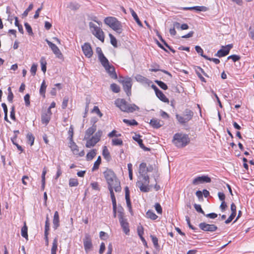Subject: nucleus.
<instances>
[{
  "label": "nucleus",
  "instance_id": "obj_11",
  "mask_svg": "<svg viewBox=\"0 0 254 254\" xmlns=\"http://www.w3.org/2000/svg\"><path fill=\"white\" fill-rule=\"evenodd\" d=\"M83 242L85 251L86 253H88L92 248L91 238L89 234H85Z\"/></svg>",
  "mask_w": 254,
  "mask_h": 254
},
{
  "label": "nucleus",
  "instance_id": "obj_49",
  "mask_svg": "<svg viewBox=\"0 0 254 254\" xmlns=\"http://www.w3.org/2000/svg\"><path fill=\"white\" fill-rule=\"evenodd\" d=\"M112 141L113 145H122L123 144V140L121 139L113 138Z\"/></svg>",
  "mask_w": 254,
  "mask_h": 254
},
{
  "label": "nucleus",
  "instance_id": "obj_42",
  "mask_svg": "<svg viewBox=\"0 0 254 254\" xmlns=\"http://www.w3.org/2000/svg\"><path fill=\"white\" fill-rule=\"evenodd\" d=\"M58 248V241L57 239L55 238L53 242V246L51 249V253L56 254Z\"/></svg>",
  "mask_w": 254,
  "mask_h": 254
},
{
  "label": "nucleus",
  "instance_id": "obj_39",
  "mask_svg": "<svg viewBox=\"0 0 254 254\" xmlns=\"http://www.w3.org/2000/svg\"><path fill=\"white\" fill-rule=\"evenodd\" d=\"M96 150L94 149H93L89 152L87 153L86 155V159L87 160H91L95 156H96Z\"/></svg>",
  "mask_w": 254,
  "mask_h": 254
},
{
  "label": "nucleus",
  "instance_id": "obj_4",
  "mask_svg": "<svg viewBox=\"0 0 254 254\" xmlns=\"http://www.w3.org/2000/svg\"><path fill=\"white\" fill-rule=\"evenodd\" d=\"M104 22L117 33L121 34L123 31L121 22L114 17H107L104 19Z\"/></svg>",
  "mask_w": 254,
  "mask_h": 254
},
{
  "label": "nucleus",
  "instance_id": "obj_2",
  "mask_svg": "<svg viewBox=\"0 0 254 254\" xmlns=\"http://www.w3.org/2000/svg\"><path fill=\"white\" fill-rule=\"evenodd\" d=\"M115 104L120 110L124 112L132 113L136 110H139L138 106L134 104H130L124 99L118 98L115 101Z\"/></svg>",
  "mask_w": 254,
  "mask_h": 254
},
{
  "label": "nucleus",
  "instance_id": "obj_7",
  "mask_svg": "<svg viewBox=\"0 0 254 254\" xmlns=\"http://www.w3.org/2000/svg\"><path fill=\"white\" fill-rule=\"evenodd\" d=\"M132 79L130 77H126L124 80H122L123 88L127 96L131 94V88L132 86Z\"/></svg>",
  "mask_w": 254,
  "mask_h": 254
},
{
  "label": "nucleus",
  "instance_id": "obj_26",
  "mask_svg": "<svg viewBox=\"0 0 254 254\" xmlns=\"http://www.w3.org/2000/svg\"><path fill=\"white\" fill-rule=\"evenodd\" d=\"M130 12L133 17L134 20L136 21V22L137 23V24L140 26L142 27V24L140 20H139V18L138 17L136 13L135 12V11L132 9L131 8H129Z\"/></svg>",
  "mask_w": 254,
  "mask_h": 254
},
{
  "label": "nucleus",
  "instance_id": "obj_64",
  "mask_svg": "<svg viewBox=\"0 0 254 254\" xmlns=\"http://www.w3.org/2000/svg\"><path fill=\"white\" fill-rule=\"evenodd\" d=\"M118 212L119 213V218H124V209L122 207H120L118 208Z\"/></svg>",
  "mask_w": 254,
  "mask_h": 254
},
{
  "label": "nucleus",
  "instance_id": "obj_44",
  "mask_svg": "<svg viewBox=\"0 0 254 254\" xmlns=\"http://www.w3.org/2000/svg\"><path fill=\"white\" fill-rule=\"evenodd\" d=\"M140 175L142 177V180L141 181L145 185H148L149 183V176L146 174H141Z\"/></svg>",
  "mask_w": 254,
  "mask_h": 254
},
{
  "label": "nucleus",
  "instance_id": "obj_9",
  "mask_svg": "<svg viewBox=\"0 0 254 254\" xmlns=\"http://www.w3.org/2000/svg\"><path fill=\"white\" fill-rule=\"evenodd\" d=\"M45 41L57 57L59 59H62L63 58V55L59 48L55 44L53 43L48 39H46Z\"/></svg>",
  "mask_w": 254,
  "mask_h": 254
},
{
  "label": "nucleus",
  "instance_id": "obj_12",
  "mask_svg": "<svg viewBox=\"0 0 254 254\" xmlns=\"http://www.w3.org/2000/svg\"><path fill=\"white\" fill-rule=\"evenodd\" d=\"M211 180L210 177L208 176H199L193 179L192 181V184L194 185H196L199 184H202L204 183H210Z\"/></svg>",
  "mask_w": 254,
  "mask_h": 254
},
{
  "label": "nucleus",
  "instance_id": "obj_36",
  "mask_svg": "<svg viewBox=\"0 0 254 254\" xmlns=\"http://www.w3.org/2000/svg\"><path fill=\"white\" fill-rule=\"evenodd\" d=\"M195 49L197 53L198 54H199L201 56H202L205 59H208V57L207 56L203 55V51L200 46H195Z\"/></svg>",
  "mask_w": 254,
  "mask_h": 254
},
{
  "label": "nucleus",
  "instance_id": "obj_40",
  "mask_svg": "<svg viewBox=\"0 0 254 254\" xmlns=\"http://www.w3.org/2000/svg\"><path fill=\"white\" fill-rule=\"evenodd\" d=\"M78 184V180L76 178H70L69 180V186L70 187H76Z\"/></svg>",
  "mask_w": 254,
  "mask_h": 254
},
{
  "label": "nucleus",
  "instance_id": "obj_58",
  "mask_svg": "<svg viewBox=\"0 0 254 254\" xmlns=\"http://www.w3.org/2000/svg\"><path fill=\"white\" fill-rule=\"evenodd\" d=\"M24 99L25 103V105L27 107L30 106V95L28 94H26L24 97Z\"/></svg>",
  "mask_w": 254,
  "mask_h": 254
},
{
  "label": "nucleus",
  "instance_id": "obj_24",
  "mask_svg": "<svg viewBox=\"0 0 254 254\" xmlns=\"http://www.w3.org/2000/svg\"><path fill=\"white\" fill-rule=\"evenodd\" d=\"M156 95L162 102L168 103L169 102V99L161 90L158 91V92L156 93Z\"/></svg>",
  "mask_w": 254,
  "mask_h": 254
},
{
  "label": "nucleus",
  "instance_id": "obj_33",
  "mask_svg": "<svg viewBox=\"0 0 254 254\" xmlns=\"http://www.w3.org/2000/svg\"><path fill=\"white\" fill-rule=\"evenodd\" d=\"M97 142H98L92 137L87 141L86 147L87 148H90L94 146Z\"/></svg>",
  "mask_w": 254,
  "mask_h": 254
},
{
  "label": "nucleus",
  "instance_id": "obj_8",
  "mask_svg": "<svg viewBox=\"0 0 254 254\" xmlns=\"http://www.w3.org/2000/svg\"><path fill=\"white\" fill-rule=\"evenodd\" d=\"M199 228L204 231L213 232L216 231L218 227L214 224H209L205 222H201L199 224Z\"/></svg>",
  "mask_w": 254,
  "mask_h": 254
},
{
  "label": "nucleus",
  "instance_id": "obj_32",
  "mask_svg": "<svg viewBox=\"0 0 254 254\" xmlns=\"http://www.w3.org/2000/svg\"><path fill=\"white\" fill-rule=\"evenodd\" d=\"M47 85L46 84V82L45 80H43L40 88V94L42 95L44 97H45V92H46V89Z\"/></svg>",
  "mask_w": 254,
  "mask_h": 254
},
{
  "label": "nucleus",
  "instance_id": "obj_22",
  "mask_svg": "<svg viewBox=\"0 0 254 254\" xmlns=\"http://www.w3.org/2000/svg\"><path fill=\"white\" fill-rule=\"evenodd\" d=\"M185 10H195L199 11H206L208 8L204 6H195L193 7H187L184 8Z\"/></svg>",
  "mask_w": 254,
  "mask_h": 254
},
{
  "label": "nucleus",
  "instance_id": "obj_5",
  "mask_svg": "<svg viewBox=\"0 0 254 254\" xmlns=\"http://www.w3.org/2000/svg\"><path fill=\"white\" fill-rule=\"evenodd\" d=\"M193 116V113L189 109H186L184 112V117L176 114V117L177 121L181 125H185L190 121Z\"/></svg>",
  "mask_w": 254,
  "mask_h": 254
},
{
  "label": "nucleus",
  "instance_id": "obj_62",
  "mask_svg": "<svg viewBox=\"0 0 254 254\" xmlns=\"http://www.w3.org/2000/svg\"><path fill=\"white\" fill-rule=\"evenodd\" d=\"M92 112H94L96 113V114H97L100 117H101L103 116L102 113H101V112H100L99 109L98 108V107L97 106L94 107Z\"/></svg>",
  "mask_w": 254,
  "mask_h": 254
},
{
  "label": "nucleus",
  "instance_id": "obj_31",
  "mask_svg": "<svg viewBox=\"0 0 254 254\" xmlns=\"http://www.w3.org/2000/svg\"><path fill=\"white\" fill-rule=\"evenodd\" d=\"M146 216V217L153 220H155L158 218V216L151 210H149L147 211Z\"/></svg>",
  "mask_w": 254,
  "mask_h": 254
},
{
  "label": "nucleus",
  "instance_id": "obj_10",
  "mask_svg": "<svg viewBox=\"0 0 254 254\" xmlns=\"http://www.w3.org/2000/svg\"><path fill=\"white\" fill-rule=\"evenodd\" d=\"M233 47L232 44H228L226 46H222V48L218 50L215 56L219 58L227 55L230 49Z\"/></svg>",
  "mask_w": 254,
  "mask_h": 254
},
{
  "label": "nucleus",
  "instance_id": "obj_60",
  "mask_svg": "<svg viewBox=\"0 0 254 254\" xmlns=\"http://www.w3.org/2000/svg\"><path fill=\"white\" fill-rule=\"evenodd\" d=\"M186 220L187 222V224L189 227V228L192 230H197L196 228L194 227L190 223V219L189 216H186Z\"/></svg>",
  "mask_w": 254,
  "mask_h": 254
},
{
  "label": "nucleus",
  "instance_id": "obj_43",
  "mask_svg": "<svg viewBox=\"0 0 254 254\" xmlns=\"http://www.w3.org/2000/svg\"><path fill=\"white\" fill-rule=\"evenodd\" d=\"M155 82L162 89L167 90L168 89L167 84L163 81L156 80L155 81Z\"/></svg>",
  "mask_w": 254,
  "mask_h": 254
},
{
  "label": "nucleus",
  "instance_id": "obj_25",
  "mask_svg": "<svg viewBox=\"0 0 254 254\" xmlns=\"http://www.w3.org/2000/svg\"><path fill=\"white\" fill-rule=\"evenodd\" d=\"M69 147L74 154H77L78 153V146L73 141V139L69 140Z\"/></svg>",
  "mask_w": 254,
  "mask_h": 254
},
{
  "label": "nucleus",
  "instance_id": "obj_51",
  "mask_svg": "<svg viewBox=\"0 0 254 254\" xmlns=\"http://www.w3.org/2000/svg\"><path fill=\"white\" fill-rule=\"evenodd\" d=\"M194 207L197 212L203 214L204 215H205L204 212L201 208V205L200 204H197L195 203L194 204Z\"/></svg>",
  "mask_w": 254,
  "mask_h": 254
},
{
  "label": "nucleus",
  "instance_id": "obj_29",
  "mask_svg": "<svg viewBox=\"0 0 254 254\" xmlns=\"http://www.w3.org/2000/svg\"><path fill=\"white\" fill-rule=\"evenodd\" d=\"M147 166L145 163H141L139 167V173L140 175L147 174Z\"/></svg>",
  "mask_w": 254,
  "mask_h": 254
},
{
  "label": "nucleus",
  "instance_id": "obj_23",
  "mask_svg": "<svg viewBox=\"0 0 254 254\" xmlns=\"http://www.w3.org/2000/svg\"><path fill=\"white\" fill-rule=\"evenodd\" d=\"M51 119V116L49 114L43 113L41 115V122L42 124L46 126L49 123Z\"/></svg>",
  "mask_w": 254,
  "mask_h": 254
},
{
  "label": "nucleus",
  "instance_id": "obj_55",
  "mask_svg": "<svg viewBox=\"0 0 254 254\" xmlns=\"http://www.w3.org/2000/svg\"><path fill=\"white\" fill-rule=\"evenodd\" d=\"M16 139V135L14 137L11 138V141H12L13 144L16 146L17 149L21 151V152L23 151V149H22V147L15 142Z\"/></svg>",
  "mask_w": 254,
  "mask_h": 254
},
{
  "label": "nucleus",
  "instance_id": "obj_6",
  "mask_svg": "<svg viewBox=\"0 0 254 254\" xmlns=\"http://www.w3.org/2000/svg\"><path fill=\"white\" fill-rule=\"evenodd\" d=\"M89 26L92 34L99 40L103 42L104 41V34L102 30L92 22L89 23Z\"/></svg>",
  "mask_w": 254,
  "mask_h": 254
},
{
  "label": "nucleus",
  "instance_id": "obj_19",
  "mask_svg": "<svg viewBox=\"0 0 254 254\" xmlns=\"http://www.w3.org/2000/svg\"><path fill=\"white\" fill-rule=\"evenodd\" d=\"M136 186L139 188L140 191L142 192H147L150 190L148 185H145L141 181H137L136 183Z\"/></svg>",
  "mask_w": 254,
  "mask_h": 254
},
{
  "label": "nucleus",
  "instance_id": "obj_50",
  "mask_svg": "<svg viewBox=\"0 0 254 254\" xmlns=\"http://www.w3.org/2000/svg\"><path fill=\"white\" fill-rule=\"evenodd\" d=\"M195 72H196V74L197 75V76H198V77L199 78L200 80L202 82H206V81L205 78L202 76V74H201V71L198 69H197V66L195 67Z\"/></svg>",
  "mask_w": 254,
  "mask_h": 254
},
{
  "label": "nucleus",
  "instance_id": "obj_63",
  "mask_svg": "<svg viewBox=\"0 0 254 254\" xmlns=\"http://www.w3.org/2000/svg\"><path fill=\"white\" fill-rule=\"evenodd\" d=\"M36 71H37V65H36L35 64H33L31 67V69H30V71L31 72V74L33 75H35L36 74Z\"/></svg>",
  "mask_w": 254,
  "mask_h": 254
},
{
  "label": "nucleus",
  "instance_id": "obj_35",
  "mask_svg": "<svg viewBox=\"0 0 254 254\" xmlns=\"http://www.w3.org/2000/svg\"><path fill=\"white\" fill-rule=\"evenodd\" d=\"M26 138L28 142L30 144V145H33L35 139V138L33 134L31 132H28L26 135Z\"/></svg>",
  "mask_w": 254,
  "mask_h": 254
},
{
  "label": "nucleus",
  "instance_id": "obj_59",
  "mask_svg": "<svg viewBox=\"0 0 254 254\" xmlns=\"http://www.w3.org/2000/svg\"><path fill=\"white\" fill-rule=\"evenodd\" d=\"M68 135H69V140L73 139V127L72 125H71L68 132Z\"/></svg>",
  "mask_w": 254,
  "mask_h": 254
},
{
  "label": "nucleus",
  "instance_id": "obj_38",
  "mask_svg": "<svg viewBox=\"0 0 254 254\" xmlns=\"http://www.w3.org/2000/svg\"><path fill=\"white\" fill-rule=\"evenodd\" d=\"M101 163V156H98L97 160L94 162L93 167L92 169V171H94L99 168V165Z\"/></svg>",
  "mask_w": 254,
  "mask_h": 254
},
{
  "label": "nucleus",
  "instance_id": "obj_53",
  "mask_svg": "<svg viewBox=\"0 0 254 254\" xmlns=\"http://www.w3.org/2000/svg\"><path fill=\"white\" fill-rule=\"evenodd\" d=\"M154 207H155L156 211H157V212L158 214H162V208L161 206L160 205V204L159 203H156L154 205Z\"/></svg>",
  "mask_w": 254,
  "mask_h": 254
},
{
  "label": "nucleus",
  "instance_id": "obj_48",
  "mask_svg": "<svg viewBox=\"0 0 254 254\" xmlns=\"http://www.w3.org/2000/svg\"><path fill=\"white\" fill-rule=\"evenodd\" d=\"M150 238L155 248L158 249L159 247L158 238L154 235H151Z\"/></svg>",
  "mask_w": 254,
  "mask_h": 254
},
{
  "label": "nucleus",
  "instance_id": "obj_16",
  "mask_svg": "<svg viewBox=\"0 0 254 254\" xmlns=\"http://www.w3.org/2000/svg\"><path fill=\"white\" fill-rule=\"evenodd\" d=\"M135 79L137 81L142 84H147L148 86H149L150 84L152 82L150 80L140 74L136 75L135 76Z\"/></svg>",
  "mask_w": 254,
  "mask_h": 254
},
{
  "label": "nucleus",
  "instance_id": "obj_14",
  "mask_svg": "<svg viewBox=\"0 0 254 254\" xmlns=\"http://www.w3.org/2000/svg\"><path fill=\"white\" fill-rule=\"evenodd\" d=\"M119 221L124 232L126 234H128L129 229L128 227V223L127 222V219H125L124 218H119Z\"/></svg>",
  "mask_w": 254,
  "mask_h": 254
},
{
  "label": "nucleus",
  "instance_id": "obj_37",
  "mask_svg": "<svg viewBox=\"0 0 254 254\" xmlns=\"http://www.w3.org/2000/svg\"><path fill=\"white\" fill-rule=\"evenodd\" d=\"M140 137V136L139 134H135V136L133 137V139L138 143L140 147H144L143 141Z\"/></svg>",
  "mask_w": 254,
  "mask_h": 254
},
{
  "label": "nucleus",
  "instance_id": "obj_1",
  "mask_svg": "<svg viewBox=\"0 0 254 254\" xmlns=\"http://www.w3.org/2000/svg\"><path fill=\"white\" fill-rule=\"evenodd\" d=\"M103 174L108 187L114 186V189L115 191H120L121 190L120 182L117 178V176L113 171L107 168L106 171L103 172Z\"/></svg>",
  "mask_w": 254,
  "mask_h": 254
},
{
  "label": "nucleus",
  "instance_id": "obj_45",
  "mask_svg": "<svg viewBox=\"0 0 254 254\" xmlns=\"http://www.w3.org/2000/svg\"><path fill=\"white\" fill-rule=\"evenodd\" d=\"M123 122L129 126H137L138 125L137 122L135 120H128L125 119L123 120Z\"/></svg>",
  "mask_w": 254,
  "mask_h": 254
},
{
  "label": "nucleus",
  "instance_id": "obj_27",
  "mask_svg": "<svg viewBox=\"0 0 254 254\" xmlns=\"http://www.w3.org/2000/svg\"><path fill=\"white\" fill-rule=\"evenodd\" d=\"M102 155L104 158L107 160L109 161L111 159L110 152L106 146H104L103 147Z\"/></svg>",
  "mask_w": 254,
  "mask_h": 254
},
{
  "label": "nucleus",
  "instance_id": "obj_17",
  "mask_svg": "<svg viewBox=\"0 0 254 254\" xmlns=\"http://www.w3.org/2000/svg\"><path fill=\"white\" fill-rule=\"evenodd\" d=\"M125 198L127 202V206L129 209V211L132 212L131 202L129 197V190L127 187L125 188Z\"/></svg>",
  "mask_w": 254,
  "mask_h": 254
},
{
  "label": "nucleus",
  "instance_id": "obj_21",
  "mask_svg": "<svg viewBox=\"0 0 254 254\" xmlns=\"http://www.w3.org/2000/svg\"><path fill=\"white\" fill-rule=\"evenodd\" d=\"M163 122H160V120H158L156 119H152L150 120V125L154 128H158L162 127L163 124H162Z\"/></svg>",
  "mask_w": 254,
  "mask_h": 254
},
{
  "label": "nucleus",
  "instance_id": "obj_18",
  "mask_svg": "<svg viewBox=\"0 0 254 254\" xmlns=\"http://www.w3.org/2000/svg\"><path fill=\"white\" fill-rule=\"evenodd\" d=\"M53 228L56 230L60 226L59 215L58 211H56L54 213L53 220Z\"/></svg>",
  "mask_w": 254,
  "mask_h": 254
},
{
  "label": "nucleus",
  "instance_id": "obj_41",
  "mask_svg": "<svg viewBox=\"0 0 254 254\" xmlns=\"http://www.w3.org/2000/svg\"><path fill=\"white\" fill-rule=\"evenodd\" d=\"M112 91L115 93H119L120 91V87L116 83H112L110 85Z\"/></svg>",
  "mask_w": 254,
  "mask_h": 254
},
{
  "label": "nucleus",
  "instance_id": "obj_3",
  "mask_svg": "<svg viewBox=\"0 0 254 254\" xmlns=\"http://www.w3.org/2000/svg\"><path fill=\"white\" fill-rule=\"evenodd\" d=\"M190 140L187 134L177 133L173 137V142L178 148L186 146L190 142Z\"/></svg>",
  "mask_w": 254,
  "mask_h": 254
},
{
  "label": "nucleus",
  "instance_id": "obj_52",
  "mask_svg": "<svg viewBox=\"0 0 254 254\" xmlns=\"http://www.w3.org/2000/svg\"><path fill=\"white\" fill-rule=\"evenodd\" d=\"M24 26L25 27V28H26L27 32L28 33V34L30 35H33V32L32 31V29L31 26L27 22H25L24 23Z\"/></svg>",
  "mask_w": 254,
  "mask_h": 254
},
{
  "label": "nucleus",
  "instance_id": "obj_61",
  "mask_svg": "<svg viewBox=\"0 0 254 254\" xmlns=\"http://www.w3.org/2000/svg\"><path fill=\"white\" fill-rule=\"evenodd\" d=\"M236 215V214H234V213H232L230 215V216L228 217V218L225 221V223L226 224H228V223H230L233 220V219L234 218Z\"/></svg>",
  "mask_w": 254,
  "mask_h": 254
},
{
  "label": "nucleus",
  "instance_id": "obj_15",
  "mask_svg": "<svg viewBox=\"0 0 254 254\" xmlns=\"http://www.w3.org/2000/svg\"><path fill=\"white\" fill-rule=\"evenodd\" d=\"M107 71V72L109 73L110 76L114 79L117 78V75L116 73L115 68L113 66L109 64V66H106L104 67Z\"/></svg>",
  "mask_w": 254,
  "mask_h": 254
},
{
  "label": "nucleus",
  "instance_id": "obj_28",
  "mask_svg": "<svg viewBox=\"0 0 254 254\" xmlns=\"http://www.w3.org/2000/svg\"><path fill=\"white\" fill-rule=\"evenodd\" d=\"M99 60L104 67L109 66V65L110 64L109 62L104 55H101V57L99 58Z\"/></svg>",
  "mask_w": 254,
  "mask_h": 254
},
{
  "label": "nucleus",
  "instance_id": "obj_57",
  "mask_svg": "<svg viewBox=\"0 0 254 254\" xmlns=\"http://www.w3.org/2000/svg\"><path fill=\"white\" fill-rule=\"evenodd\" d=\"M33 5L32 4H30L28 8L24 11V12L22 14V15L24 17H26L27 16L28 12L32 10L33 8Z\"/></svg>",
  "mask_w": 254,
  "mask_h": 254
},
{
  "label": "nucleus",
  "instance_id": "obj_46",
  "mask_svg": "<svg viewBox=\"0 0 254 254\" xmlns=\"http://www.w3.org/2000/svg\"><path fill=\"white\" fill-rule=\"evenodd\" d=\"M102 135V131L101 130H98L97 132L95 133L94 136L92 137L96 140L97 142H99L100 140V138Z\"/></svg>",
  "mask_w": 254,
  "mask_h": 254
},
{
  "label": "nucleus",
  "instance_id": "obj_34",
  "mask_svg": "<svg viewBox=\"0 0 254 254\" xmlns=\"http://www.w3.org/2000/svg\"><path fill=\"white\" fill-rule=\"evenodd\" d=\"M41 65V70L43 71L44 73H45L46 71V64L47 62L46 61L45 58L44 57H42L40 61Z\"/></svg>",
  "mask_w": 254,
  "mask_h": 254
},
{
  "label": "nucleus",
  "instance_id": "obj_13",
  "mask_svg": "<svg viewBox=\"0 0 254 254\" xmlns=\"http://www.w3.org/2000/svg\"><path fill=\"white\" fill-rule=\"evenodd\" d=\"M82 50L84 55L88 58H90L92 56L93 51L89 43H85L82 46Z\"/></svg>",
  "mask_w": 254,
  "mask_h": 254
},
{
  "label": "nucleus",
  "instance_id": "obj_56",
  "mask_svg": "<svg viewBox=\"0 0 254 254\" xmlns=\"http://www.w3.org/2000/svg\"><path fill=\"white\" fill-rule=\"evenodd\" d=\"M68 101V97H66V96L64 97L63 99V101L62 105V107L63 109H64L66 108V107L67 106Z\"/></svg>",
  "mask_w": 254,
  "mask_h": 254
},
{
  "label": "nucleus",
  "instance_id": "obj_54",
  "mask_svg": "<svg viewBox=\"0 0 254 254\" xmlns=\"http://www.w3.org/2000/svg\"><path fill=\"white\" fill-rule=\"evenodd\" d=\"M137 234L140 238L141 237H143V234L144 233V230H143V227L141 225L138 226L137 227Z\"/></svg>",
  "mask_w": 254,
  "mask_h": 254
},
{
  "label": "nucleus",
  "instance_id": "obj_30",
  "mask_svg": "<svg viewBox=\"0 0 254 254\" xmlns=\"http://www.w3.org/2000/svg\"><path fill=\"white\" fill-rule=\"evenodd\" d=\"M27 231L28 228L26 226V223L24 222V226L21 228V236L27 240H28Z\"/></svg>",
  "mask_w": 254,
  "mask_h": 254
},
{
  "label": "nucleus",
  "instance_id": "obj_47",
  "mask_svg": "<svg viewBox=\"0 0 254 254\" xmlns=\"http://www.w3.org/2000/svg\"><path fill=\"white\" fill-rule=\"evenodd\" d=\"M111 44L115 48L117 47V41L116 38L112 34H109Z\"/></svg>",
  "mask_w": 254,
  "mask_h": 254
},
{
  "label": "nucleus",
  "instance_id": "obj_20",
  "mask_svg": "<svg viewBox=\"0 0 254 254\" xmlns=\"http://www.w3.org/2000/svg\"><path fill=\"white\" fill-rule=\"evenodd\" d=\"M96 130V125H93L92 127L88 128L85 132V136L84 139L88 138L91 135H92Z\"/></svg>",
  "mask_w": 254,
  "mask_h": 254
}]
</instances>
